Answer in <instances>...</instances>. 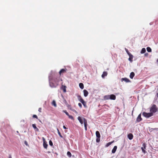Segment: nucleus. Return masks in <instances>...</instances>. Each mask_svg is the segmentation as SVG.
<instances>
[{
    "mask_svg": "<svg viewBox=\"0 0 158 158\" xmlns=\"http://www.w3.org/2000/svg\"><path fill=\"white\" fill-rule=\"evenodd\" d=\"M157 111V108L156 105L153 104L150 108V112L153 114Z\"/></svg>",
    "mask_w": 158,
    "mask_h": 158,
    "instance_id": "1",
    "label": "nucleus"
},
{
    "mask_svg": "<svg viewBox=\"0 0 158 158\" xmlns=\"http://www.w3.org/2000/svg\"><path fill=\"white\" fill-rule=\"evenodd\" d=\"M96 135L97 137L96 139V141L98 143L100 141V138L101 135L99 131H97L96 132Z\"/></svg>",
    "mask_w": 158,
    "mask_h": 158,
    "instance_id": "2",
    "label": "nucleus"
},
{
    "mask_svg": "<svg viewBox=\"0 0 158 158\" xmlns=\"http://www.w3.org/2000/svg\"><path fill=\"white\" fill-rule=\"evenodd\" d=\"M143 115L146 118H149L153 115V114L151 112L149 113H147L145 112H143Z\"/></svg>",
    "mask_w": 158,
    "mask_h": 158,
    "instance_id": "3",
    "label": "nucleus"
},
{
    "mask_svg": "<svg viewBox=\"0 0 158 158\" xmlns=\"http://www.w3.org/2000/svg\"><path fill=\"white\" fill-rule=\"evenodd\" d=\"M50 86L52 88H56L58 86V83H55L53 81V82H50L49 83Z\"/></svg>",
    "mask_w": 158,
    "mask_h": 158,
    "instance_id": "4",
    "label": "nucleus"
},
{
    "mask_svg": "<svg viewBox=\"0 0 158 158\" xmlns=\"http://www.w3.org/2000/svg\"><path fill=\"white\" fill-rule=\"evenodd\" d=\"M83 120L84 121V127L85 130L86 131L87 130V121L86 119L83 118Z\"/></svg>",
    "mask_w": 158,
    "mask_h": 158,
    "instance_id": "5",
    "label": "nucleus"
},
{
    "mask_svg": "<svg viewBox=\"0 0 158 158\" xmlns=\"http://www.w3.org/2000/svg\"><path fill=\"white\" fill-rule=\"evenodd\" d=\"M67 70V69H62L60 70L59 72V73L60 75H61L62 74L65 73L66 72V71Z\"/></svg>",
    "mask_w": 158,
    "mask_h": 158,
    "instance_id": "6",
    "label": "nucleus"
},
{
    "mask_svg": "<svg viewBox=\"0 0 158 158\" xmlns=\"http://www.w3.org/2000/svg\"><path fill=\"white\" fill-rule=\"evenodd\" d=\"M142 120V118H141V114H139L136 118V121L137 122H139L141 121Z\"/></svg>",
    "mask_w": 158,
    "mask_h": 158,
    "instance_id": "7",
    "label": "nucleus"
},
{
    "mask_svg": "<svg viewBox=\"0 0 158 158\" xmlns=\"http://www.w3.org/2000/svg\"><path fill=\"white\" fill-rule=\"evenodd\" d=\"M77 119L81 124H83L84 123L83 118L82 119L81 117L79 116L77 118Z\"/></svg>",
    "mask_w": 158,
    "mask_h": 158,
    "instance_id": "8",
    "label": "nucleus"
},
{
    "mask_svg": "<svg viewBox=\"0 0 158 158\" xmlns=\"http://www.w3.org/2000/svg\"><path fill=\"white\" fill-rule=\"evenodd\" d=\"M32 126L34 128V129L35 130V131L38 132L39 131V129L38 128H37L35 124H32Z\"/></svg>",
    "mask_w": 158,
    "mask_h": 158,
    "instance_id": "9",
    "label": "nucleus"
},
{
    "mask_svg": "<svg viewBox=\"0 0 158 158\" xmlns=\"http://www.w3.org/2000/svg\"><path fill=\"white\" fill-rule=\"evenodd\" d=\"M110 99L115 100L116 99V96L114 94H111L110 95Z\"/></svg>",
    "mask_w": 158,
    "mask_h": 158,
    "instance_id": "10",
    "label": "nucleus"
},
{
    "mask_svg": "<svg viewBox=\"0 0 158 158\" xmlns=\"http://www.w3.org/2000/svg\"><path fill=\"white\" fill-rule=\"evenodd\" d=\"M60 81V78H56L55 79H54L53 80V81L55 82V83H57L58 85L59 84V82Z\"/></svg>",
    "mask_w": 158,
    "mask_h": 158,
    "instance_id": "11",
    "label": "nucleus"
},
{
    "mask_svg": "<svg viewBox=\"0 0 158 158\" xmlns=\"http://www.w3.org/2000/svg\"><path fill=\"white\" fill-rule=\"evenodd\" d=\"M127 137L129 139L131 140L133 138V136L131 133H129L127 135Z\"/></svg>",
    "mask_w": 158,
    "mask_h": 158,
    "instance_id": "12",
    "label": "nucleus"
},
{
    "mask_svg": "<svg viewBox=\"0 0 158 158\" xmlns=\"http://www.w3.org/2000/svg\"><path fill=\"white\" fill-rule=\"evenodd\" d=\"M121 80L122 81H124L126 82H129L130 81V80L126 78H122Z\"/></svg>",
    "mask_w": 158,
    "mask_h": 158,
    "instance_id": "13",
    "label": "nucleus"
},
{
    "mask_svg": "<svg viewBox=\"0 0 158 158\" xmlns=\"http://www.w3.org/2000/svg\"><path fill=\"white\" fill-rule=\"evenodd\" d=\"M66 86L62 85L61 89L63 90V92L65 93L66 92Z\"/></svg>",
    "mask_w": 158,
    "mask_h": 158,
    "instance_id": "14",
    "label": "nucleus"
},
{
    "mask_svg": "<svg viewBox=\"0 0 158 158\" xmlns=\"http://www.w3.org/2000/svg\"><path fill=\"white\" fill-rule=\"evenodd\" d=\"M84 95L85 97H87L88 94V92L86 89H84L83 90Z\"/></svg>",
    "mask_w": 158,
    "mask_h": 158,
    "instance_id": "15",
    "label": "nucleus"
},
{
    "mask_svg": "<svg viewBox=\"0 0 158 158\" xmlns=\"http://www.w3.org/2000/svg\"><path fill=\"white\" fill-rule=\"evenodd\" d=\"M107 75V72L104 71L103 72L102 75V78H104Z\"/></svg>",
    "mask_w": 158,
    "mask_h": 158,
    "instance_id": "16",
    "label": "nucleus"
},
{
    "mask_svg": "<svg viewBox=\"0 0 158 158\" xmlns=\"http://www.w3.org/2000/svg\"><path fill=\"white\" fill-rule=\"evenodd\" d=\"M77 98H78V100L81 102H82L83 100H83V99L82 98V97L80 95H78L77 96Z\"/></svg>",
    "mask_w": 158,
    "mask_h": 158,
    "instance_id": "17",
    "label": "nucleus"
},
{
    "mask_svg": "<svg viewBox=\"0 0 158 158\" xmlns=\"http://www.w3.org/2000/svg\"><path fill=\"white\" fill-rule=\"evenodd\" d=\"M117 146H115L114 147V148H113V149H112V152L113 153H115V152L117 150Z\"/></svg>",
    "mask_w": 158,
    "mask_h": 158,
    "instance_id": "18",
    "label": "nucleus"
},
{
    "mask_svg": "<svg viewBox=\"0 0 158 158\" xmlns=\"http://www.w3.org/2000/svg\"><path fill=\"white\" fill-rule=\"evenodd\" d=\"M129 57L128 59V60L131 62H132L133 61L132 59L133 58V55L131 54L130 55H129Z\"/></svg>",
    "mask_w": 158,
    "mask_h": 158,
    "instance_id": "19",
    "label": "nucleus"
},
{
    "mask_svg": "<svg viewBox=\"0 0 158 158\" xmlns=\"http://www.w3.org/2000/svg\"><path fill=\"white\" fill-rule=\"evenodd\" d=\"M135 74L134 72H132L130 73V77L131 79H133L134 76H135Z\"/></svg>",
    "mask_w": 158,
    "mask_h": 158,
    "instance_id": "20",
    "label": "nucleus"
},
{
    "mask_svg": "<svg viewBox=\"0 0 158 158\" xmlns=\"http://www.w3.org/2000/svg\"><path fill=\"white\" fill-rule=\"evenodd\" d=\"M104 99L105 100H109L110 99V95H108L104 96Z\"/></svg>",
    "mask_w": 158,
    "mask_h": 158,
    "instance_id": "21",
    "label": "nucleus"
},
{
    "mask_svg": "<svg viewBox=\"0 0 158 158\" xmlns=\"http://www.w3.org/2000/svg\"><path fill=\"white\" fill-rule=\"evenodd\" d=\"M43 146H44V148H45L47 149L48 145L47 144L46 142H43Z\"/></svg>",
    "mask_w": 158,
    "mask_h": 158,
    "instance_id": "22",
    "label": "nucleus"
},
{
    "mask_svg": "<svg viewBox=\"0 0 158 158\" xmlns=\"http://www.w3.org/2000/svg\"><path fill=\"white\" fill-rule=\"evenodd\" d=\"M81 102L82 104L85 108H87L86 102L84 100Z\"/></svg>",
    "mask_w": 158,
    "mask_h": 158,
    "instance_id": "23",
    "label": "nucleus"
},
{
    "mask_svg": "<svg viewBox=\"0 0 158 158\" xmlns=\"http://www.w3.org/2000/svg\"><path fill=\"white\" fill-rule=\"evenodd\" d=\"M79 86L80 87L81 89H83L84 88V85H83V83H79Z\"/></svg>",
    "mask_w": 158,
    "mask_h": 158,
    "instance_id": "24",
    "label": "nucleus"
},
{
    "mask_svg": "<svg viewBox=\"0 0 158 158\" xmlns=\"http://www.w3.org/2000/svg\"><path fill=\"white\" fill-rule=\"evenodd\" d=\"M114 140L113 141H112V142H109V143H108L106 144V147H108L110 145H111L112 143H113L114 142Z\"/></svg>",
    "mask_w": 158,
    "mask_h": 158,
    "instance_id": "25",
    "label": "nucleus"
},
{
    "mask_svg": "<svg viewBox=\"0 0 158 158\" xmlns=\"http://www.w3.org/2000/svg\"><path fill=\"white\" fill-rule=\"evenodd\" d=\"M52 105L54 106L55 107H56L57 105L56 102L55 100H53L52 102Z\"/></svg>",
    "mask_w": 158,
    "mask_h": 158,
    "instance_id": "26",
    "label": "nucleus"
},
{
    "mask_svg": "<svg viewBox=\"0 0 158 158\" xmlns=\"http://www.w3.org/2000/svg\"><path fill=\"white\" fill-rule=\"evenodd\" d=\"M145 52H146V49H145V48H143L142 49L140 52L141 54H143V53H144Z\"/></svg>",
    "mask_w": 158,
    "mask_h": 158,
    "instance_id": "27",
    "label": "nucleus"
},
{
    "mask_svg": "<svg viewBox=\"0 0 158 158\" xmlns=\"http://www.w3.org/2000/svg\"><path fill=\"white\" fill-rule=\"evenodd\" d=\"M147 50L148 52H152V49L149 47H148L147 48Z\"/></svg>",
    "mask_w": 158,
    "mask_h": 158,
    "instance_id": "28",
    "label": "nucleus"
},
{
    "mask_svg": "<svg viewBox=\"0 0 158 158\" xmlns=\"http://www.w3.org/2000/svg\"><path fill=\"white\" fill-rule=\"evenodd\" d=\"M125 50L128 55L131 54L129 52L127 49L125 48Z\"/></svg>",
    "mask_w": 158,
    "mask_h": 158,
    "instance_id": "29",
    "label": "nucleus"
},
{
    "mask_svg": "<svg viewBox=\"0 0 158 158\" xmlns=\"http://www.w3.org/2000/svg\"><path fill=\"white\" fill-rule=\"evenodd\" d=\"M57 130H58V135H59L60 136L61 138H63V136L61 135V133H60V132L59 130L57 129Z\"/></svg>",
    "mask_w": 158,
    "mask_h": 158,
    "instance_id": "30",
    "label": "nucleus"
},
{
    "mask_svg": "<svg viewBox=\"0 0 158 158\" xmlns=\"http://www.w3.org/2000/svg\"><path fill=\"white\" fill-rule=\"evenodd\" d=\"M141 149L142 150V152L144 153H145L146 152V151L145 150V149H144L143 147H141Z\"/></svg>",
    "mask_w": 158,
    "mask_h": 158,
    "instance_id": "31",
    "label": "nucleus"
},
{
    "mask_svg": "<svg viewBox=\"0 0 158 158\" xmlns=\"http://www.w3.org/2000/svg\"><path fill=\"white\" fill-rule=\"evenodd\" d=\"M63 112L64 113L66 114L68 116L69 115V114L68 113V112L65 110H63Z\"/></svg>",
    "mask_w": 158,
    "mask_h": 158,
    "instance_id": "32",
    "label": "nucleus"
},
{
    "mask_svg": "<svg viewBox=\"0 0 158 158\" xmlns=\"http://www.w3.org/2000/svg\"><path fill=\"white\" fill-rule=\"evenodd\" d=\"M68 116L69 117V118L70 119H71L72 120H73L74 119V118H73V117L72 116V115H70L69 114V116Z\"/></svg>",
    "mask_w": 158,
    "mask_h": 158,
    "instance_id": "33",
    "label": "nucleus"
},
{
    "mask_svg": "<svg viewBox=\"0 0 158 158\" xmlns=\"http://www.w3.org/2000/svg\"><path fill=\"white\" fill-rule=\"evenodd\" d=\"M142 146H143V148L145 149H146V144L145 143H143V144H142Z\"/></svg>",
    "mask_w": 158,
    "mask_h": 158,
    "instance_id": "34",
    "label": "nucleus"
},
{
    "mask_svg": "<svg viewBox=\"0 0 158 158\" xmlns=\"http://www.w3.org/2000/svg\"><path fill=\"white\" fill-rule=\"evenodd\" d=\"M67 155L69 156V157L71 156V153L69 152H68L67 153Z\"/></svg>",
    "mask_w": 158,
    "mask_h": 158,
    "instance_id": "35",
    "label": "nucleus"
},
{
    "mask_svg": "<svg viewBox=\"0 0 158 158\" xmlns=\"http://www.w3.org/2000/svg\"><path fill=\"white\" fill-rule=\"evenodd\" d=\"M49 145L51 146H52L53 145V143L51 140H50L49 141Z\"/></svg>",
    "mask_w": 158,
    "mask_h": 158,
    "instance_id": "36",
    "label": "nucleus"
},
{
    "mask_svg": "<svg viewBox=\"0 0 158 158\" xmlns=\"http://www.w3.org/2000/svg\"><path fill=\"white\" fill-rule=\"evenodd\" d=\"M33 118H36V119H38V117L36 115H35V114L33 115Z\"/></svg>",
    "mask_w": 158,
    "mask_h": 158,
    "instance_id": "37",
    "label": "nucleus"
},
{
    "mask_svg": "<svg viewBox=\"0 0 158 158\" xmlns=\"http://www.w3.org/2000/svg\"><path fill=\"white\" fill-rule=\"evenodd\" d=\"M78 105L79 106V107L81 108L82 107V105H81V104L80 103H78Z\"/></svg>",
    "mask_w": 158,
    "mask_h": 158,
    "instance_id": "38",
    "label": "nucleus"
},
{
    "mask_svg": "<svg viewBox=\"0 0 158 158\" xmlns=\"http://www.w3.org/2000/svg\"><path fill=\"white\" fill-rule=\"evenodd\" d=\"M42 109L41 108H39L38 111L39 112H42Z\"/></svg>",
    "mask_w": 158,
    "mask_h": 158,
    "instance_id": "39",
    "label": "nucleus"
},
{
    "mask_svg": "<svg viewBox=\"0 0 158 158\" xmlns=\"http://www.w3.org/2000/svg\"><path fill=\"white\" fill-rule=\"evenodd\" d=\"M42 139L43 141V142H45L46 141H45V139L44 137L42 138Z\"/></svg>",
    "mask_w": 158,
    "mask_h": 158,
    "instance_id": "40",
    "label": "nucleus"
},
{
    "mask_svg": "<svg viewBox=\"0 0 158 158\" xmlns=\"http://www.w3.org/2000/svg\"><path fill=\"white\" fill-rule=\"evenodd\" d=\"M72 110L73 111V112H75V113H77V112L75 110Z\"/></svg>",
    "mask_w": 158,
    "mask_h": 158,
    "instance_id": "41",
    "label": "nucleus"
},
{
    "mask_svg": "<svg viewBox=\"0 0 158 158\" xmlns=\"http://www.w3.org/2000/svg\"><path fill=\"white\" fill-rule=\"evenodd\" d=\"M24 143L27 145V146L28 145V143H27V142L26 141H25V142H24Z\"/></svg>",
    "mask_w": 158,
    "mask_h": 158,
    "instance_id": "42",
    "label": "nucleus"
},
{
    "mask_svg": "<svg viewBox=\"0 0 158 158\" xmlns=\"http://www.w3.org/2000/svg\"><path fill=\"white\" fill-rule=\"evenodd\" d=\"M63 127L64 129H66L67 128L65 126H63Z\"/></svg>",
    "mask_w": 158,
    "mask_h": 158,
    "instance_id": "43",
    "label": "nucleus"
},
{
    "mask_svg": "<svg viewBox=\"0 0 158 158\" xmlns=\"http://www.w3.org/2000/svg\"><path fill=\"white\" fill-rule=\"evenodd\" d=\"M156 96H157V97L158 98V93H157Z\"/></svg>",
    "mask_w": 158,
    "mask_h": 158,
    "instance_id": "44",
    "label": "nucleus"
},
{
    "mask_svg": "<svg viewBox=\"0 0 158 158\" xmlns=\"http://www.w3.org/2000/svg\"><path fill=\"white\" fill-rule=\"evenodd\" d=\"M9 158H12V157L11 156H10L9 157Z\"/></svg>",
    "mask_w": 158,
    "mask_h": 158,
    "instance_id": "45",
    "label": "nucleus"
},
{
    "mask_svg": "<svg viewBox=\"0 0 158 158\" xmlns=\"http://www.w3.org/2000/svg\"><path fill=\"white\" fill-rule=\"evenodd\" d=\"M147 55L148 54L147 53L145 54V55H147Z\"/></svg>",
    "mask_w": 158,
    "mask_h": 158,
    "instance_id": "46",
    "label": "nucleus"
},
{
    "mask_svg": "<svg viewBox=\"0 0 158 158\" xmlns=\"http://www.w3.org/2000/svg\"><path fill=\"white\" fill-rule=\"evenodd\" d=\"M147 55L148 54L147 53L145 54V55H147Z\"/></svg>",
    "mask_w": 158,
    "mask_h": 158,
    "instance_id": "47",
    "label": "nucleus"
}]
</instances>
